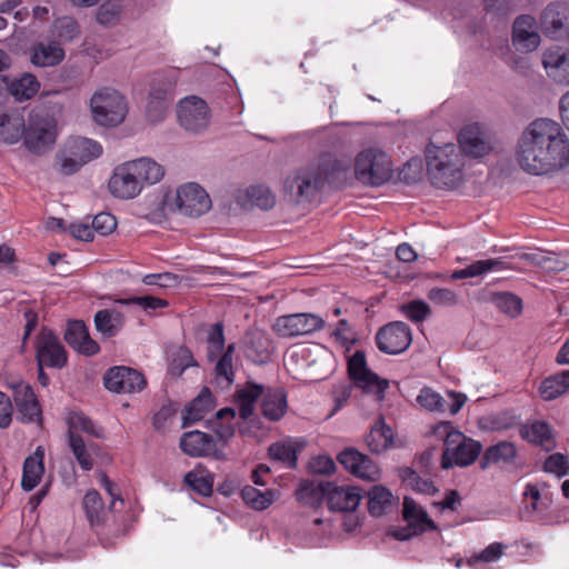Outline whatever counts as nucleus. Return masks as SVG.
<instances>
[{
    "label": "nucleus",
    "mask_w": 569,
    "mask_h": 569,
    "mask_svg": "<svg viewBox=\"0 0 569 569\" xmlns=\"http://www.w3.org/2000/svg\"><path fill=\"white\" fill-rule=\"evenodd\" d=\"M516 160L529 174L551 173L568 163L569 139L557 121L536 119L526 127L518 140Z\"/></svg>",
    "instance_id": "1"
},
{
    "label": "nucleus",
    "mask_w": 569,
    "mask_h": 569,
    "mask_svg": "<svg viewBox=\"0 0 569 569\" xmlns=\"http://www.w3.org/2000/svg\"><path fill=\"white\" fill-rule=\"evenodd\" d=\"M351 161L323 153L316 160L293 170L284 181V190L297 203L315 200L325 187L341 188L350 178Z\"/></svg>",
    "instance_id": "2"
},
{
    "label": "nucleus",
    "mask_w": 569,
    "mask_h": 569,
    "mask_svg": "<svg viewBox=\"0 0 569 569\" xmlns=\"http://www.w3.org/2000/svg\"><path fill=\"white\" fill-rule=\"evenodd\" d=\"M164 176L163 167L148 157L126 161L113 169L109 179L110 193L123 200L138 197L146 186L158 183Z\"/></svg>",
    "instance_id": "3"
},
{
    "label": "nucleus",
    "mask_w": 569,
    "mask_h": 569,
    "mask_svg": "<svg viewBox=\"0 0 569 569\" xmlns=\"http://www.w3.org/2000/svg\"><path fill=\"white\" fill-rule=\"evenodd\" d=\"M429 435L443 440L440 467L443 470L453 467L466 468L477 461L482 452V443L455 429L450 421H440L432 426Z\"/></svg>",
    "instance_id": "4"
},
{
    "label": "nucleus",
    "mask_w": 569,
    "mask_h": 569,
    "mask_svg": "<svg viewBox=\"0 0 569 569\" xmlns=\"http://www.w3.org/2000/svg\"><path fill=\"white\" fill-rule=\"evenodd\" d=\"M465 158L453 143L442 147L429 141V180L438 188H455L462 180Z\"/></svg>",
    "instance_id": "5"
},
{
    "label": "nucleus",
    "mask_w": 569,
    "mask_h": 569,
    "mask_svg": "<svg viewBox=\"0 0 569 569\" xmlns=\"http://www.w3.org/2000/svg\"><path fill=\"white\" fill-rule=\"evenodd\" d=\"M82 508L90 523L91 529L99 537L103 546L112 545L110 536L120 537L126 533V528L111 523V519L116 518L118 510L104 508L100 493L92 489L89 490L82 499Z\"/></svg>",
    "instance_id": "6"
},
{
    "label": "nucleus",
    "mask_w": 569,
    "mask_h": 569,
    "mask_svg": "<svg viewBox=\"0 0 569 569\" xmlns=\"http://www.w3.org/2000/svg\"><path fill=\"white\" fill-rule=\"evenodd\" d=\"M355 177L363 184L378 187L392 174L389 156L379 148H367L355 158Z\"/></svg>",
    "instance_id": "7"
},
{
    "label": "nucleus",
    "mask_w": 569,
    "mask_h": 569,
    "mask_svg": "<svg viewBox=\"0 0 569 569\" xmlns=\"http://www.w3.org/2000/svg\"><path fill=\"white\" fill-rule=\"evenodd\" d=\"M90 107L94 121L103 127L120 124L128 112L126 98L111 88L96 91L90 100Z\"/></svg>",
    "instance_id": "8"
},
{
    "label": "nucleus",
    "mask_w": 569,
    "mask_h": 569,
    "mask_svg": "<svg viewBox=\"0 0 569 569\" xmlns=\"http://www.w3.org/2000/svg\"><path fill=\"white\" fill-rule=\"evenodd\" d=\"M57 140V121L48 114H32L23 130L26 148L42 156L52 150Z\"/></svg>",
    "instance_id": "9"
},
{
    "label": "nucleus",
    "mask_w": 569,
    "mask_h": 569,
    "mask_svg": "<svg viewBox=\"0 0 569 569\" xmlns=\"http://www.w3.org/2000/svg\"><path fill=\"white\" fill-rule=\"evenodd\" d=\"M348 375L356 388L361 389L366 393L373 395L377 401L385 399L389 381L380 378L368 368L363 351L357 350L348 359Z\"/></svg>",
    "instance_id": "10"
},
{
    "label": "nucleus",
    "mask_w": 569,
    "mask_h": 569,
    "mask_svg": "<svg viewBox=\"0 0 569 569\" xmlns=\"http://www.w3.org/2000/svg\"><path fill=\"white\" fill-rule=\"evenodd\" d=\"M36 359L38 367L62 369L68 362V352L52 330L42 328L37 336Z\"/></svg>",
    "instance_id": "11"
},
{
    "label": "nucleus",
    "mask_w": 569,
    "mask_h": 569,
    "mask_svg": "<svg viewBox=\"0 0 569 569\" xmlns=\"http://www.w3.org/2000/svg\"><path fill=\"white\" fill-rule=\"evenodd\" d=\"M172 88L173 82L162 74H156L152 79L146 109L150 122L156 123L164 119L172 101Z\"/></svg>",
    "instance_id": "12"
},
{
    "label": "nucleus",
    "mask_w": 569,
    "mask_h": 569,
    "mask_svg": "<svg viewBox=\"0 0 569 569\" xmlns=\"http://www.w3.org/2000/svg\"><path fill=\"white\" fill-rule=\"evenodd\" d=\"M411 331L402 321H392L380 328L376 335L378 349L387 355H398L411 343Z\"/></svg>",
    "instance_id": "13"
},
{
    "label": "nucleus",
    "mask_w": 569,
    "mask_h": 569,
    "mask_svg": "<svg viewBox=\"0 0 569 569\" xmlns=\"http://www.w3.org/2000/svg\"><path fill=\"white\" fill-rule=\"evenodd\" d=\"M178 120L180 126L187 131L200 132L209 126V107L204 100L198 97H187L180 101Z\"/></svg>",
    "instance_id": "14"
},
{
    "label": "nucleus",
    "mask_w": 569,
    "mask_h": 569,
    "mask_svg": "<svg viewBox=\"0 0 569 569\" xmlns=\"http://www.w3.org/2000/svg\"><path fill=\"white\" fill-rule=\"evenodd\" d=\"M104 387L117 393H133L144 389L147 380L136 369L118 366L110 368L103 377Z\"/></svg>",
    "instance_id": "15"
},
{
    "label": "nucleus",
    "mask_w": 569,
    "mask_h": 569,
    "mask_svg": "<svg viewBox=\"0 0 569 569\" xmlns=\"http://www.w3.org/2000/svg\"><path fill=\"white\" fill-rule=\"evenodd\" d=\"M176 202L178 210L189 217H199L211 207V200L206 190L194 182L183 184L177 190Z\"/></svg>",
    "instance_id": "16"
},
{
    "label": "nucleus",
    "mask_w": 569,
    "mask_h": 569,
    "mask_svg": "<svg viewBox=\"0 0 569 569\" xmlns=\"http://www.w3.org/2000/svg\"><path fill=\"white\" fill-rule=\"evenodd\" d=\"M458 142L459 152L475 159L482 158L492 150L483 127L477 122L467 124L460 130Z\"/></svg>",
    "instance_id": "17"
},
{
    "label": "nucleus",
    "mask_w": 569,
    "mask_h": 569,
    "mask_svg": "<svg viewBox=\"0 0 569 569\" xmlns=\"http://www.w3.org/2000/svg\"><path fill=\"white\" fill-rule=\"evenodd\" d=\"M325 321L313 313H293L281 316L274 323L276 331L282 337H297L322 329Z\"/></svg>",
    "instance_id": "18"
},
{
    "label": "nucleus",
    "mask_w": 569,
    "mask_h": 569,
    "mask_svg": "<svg viewBox=\"0 0 569 569\" xmlns=\"http://www.w3.org/2000/svg\"><path fill=\"white\" fill-rule=\"evenodd\" d=\"M402 519L407 526L395 528L390 531V535L398 540H408L427 528V512L408 496L403 498Z\"/></svg>",
    "instance_id": "19"
},
{
    "label": "nucleus",
    "mask_w": 569,
    "mask_h": 569,
    "mask_svg": "<svg viewBox=\"0 0 569 569\" xmlns=\"http://www.w3.org/2000/svg\"><path fill=\"white\" fill-rule=\"evenodd\" d=\"M181 450L190 457H208L222 459L223 453L217 448V442L211 435L193 430L184 432L180 439Z\"/></svg>",
    "instance_id": "20"
},
{
    "label": "nucleus",
    "mask_w": 569,
    "mask_h": 569,
    "mask_svg": "<svg viewBox=\"0 0 569 569\" xmlns=\"http://www.w3.org/2000/svg\"><path fill=\"white\" fill-rule=\"evenodd\" d=\"M362 491L355 486H338L330 482V489L327 492V506L331 511L352 512L361 499Z\"/></svg>",
    "instance_id": "21"
},
{
    "label": "nucleus",
    "mask_w": 569,
    "mask_h": 569,
    "mask_svg": "<svg viewBox=\"0 0 569 569\" xmlns=\"http://www.w3.org/2000/svg\"><path fill=\"white\" fill-rule=\"evenodd\" d=\"M338 461L358 478L375 481L378 479L379 469L368 457L353 448H348L338 455Z\"/></svg>",
    "instance_id": "22"
},
{
    "label": "nucleus",
    "mask_w": 569,
    "mask_h": 569,
    "mask_svg": "<svg viewBox=\"0 0 569 569\" xmlns=\"http://www.w3.org/2000/svg\"><path fill=\"white\" fill-rule=\"evenodd\" d=\"M13 400L22 422H33L40 415L41 409L33 392V389L22 381L12 385Z\"/></svg>",
    "instance_id": "23"
},
{
    "label": "nucleus",
    "mask_w": 569,
    "mask_h": 569,
    "mask_svg": "<svg viewBox=\"0 0 569 569\" xmlns=\"http://www.w3.org/2000/svg\"><path fill=\"white\" fill-rule=\"evenodd\" d=\"M64 340L72 349L86 356L97 355L100 350L99 345L90 337L87 326L81 320L68 322Z\"/></svg>",
    "instance_id": "24"
},
{
    "label": "nucleus",
    "mask_w": 569,
    "mask_h": 569,
    "mask_svg": "<svg viewBox=\"0 0 569 569\" xmlns=\"http://www.w3.org/2000/svg\"><path fill=\"white\" fill-rule=\"evenodd\" d=\"M44 473V449L39 446L23 461L21 487L24 491L33 490Z\"/></svg>",
    "instance_id": "25"
},
{
    "label": "nucleus",
    "mask_w": 569,
    "mask_h": 569,
    "mask_svg": "<svg viewBox=\"0 0 569 569\" xmlns=\"http://www.w3.org/2000/svg\"><path fill=\"white\" fill-rule=\"evenodd\" d=\"M246 357L254 363L262 365L270 360L273 347L269 337L261 331L246 335Z\"/></svg>",
    "instance_id": "26"
},
{
    "label": "nucleus",
    "mask_w": 569,
    "mask_h": 569,
    "mask_svg": "<svg viewBox=\"0 0 569 569\" xmlns=\"http://www.w3.org/2000/svg\"><path fill=\"white\" fill-rule=\"evenodd\" d=\"M288 409L287 393L283 388H269L261 396V412L270 421L280 420Z\"/></svg>",
    "instance_id": "27"
},
{
    "label": "nucleus",
    "mask_w": 569,
    "mask_h": 569,
    "mask_svg": "<svg viewBox=\"0 0 569 569\" xmlns=\"http://www.w3.org/2000/svg\"><path fill=\"white\" fill-rule=\"evenodd\" d=\"M517 458L516 445L511 441L502 440L492 446H489L482 453L479 467L481 470H487L491 465L513 463Z\"/></svg>",
    "instance_id": "28"
},
{
    "label": "nucleus",
    "mask_w": 569,
    "mask_h": 569,
    "mask_svg": "<svg viewBox=\"0 0 569 569\" xmlns=\"http://www.w3.org/2000/svg\"><path fill=\"white\" fill-rule=\"evenodd\" d=\"M549 77L561 84H569V50H549L542 60Z\"/></svg>",
    "instance_id": "29"
},
{
    "label": "nucleus",
    "mask_w": 569,
    "mask_h": 569,
    "mask_svg": "<svg viewBox=\"0 0 569 569\" xmlns=\"http://www.w3.org/2000/svg\"><path fill=\"white\" fill-rule=\"evenodd\" d=\"M214 407L213 396L209 388L204 387L184 410L182 427L187 428L204 418Z\"/></svg>",
    "instance_id": "30"
},
{
    "label": "nucleus",
    "mask_w": 569,
    "mask_h": 569,
    "mask_svg": "<svg viewBox=\"0 0 569 569\" xmlns=\"http://www.w3.org/2000/svg\"><path fill=\"white\" fill-rule=\"evenodd\" d=\"M399 503V498L382 486H373L368 492V510L371 516L380 517L392 511Z\"/></svg>",
    "instance_id": "31"
},
{
    "label": "nucleus",
    "mask_w": 569,
    "mask_h": 569,
    "mask_svg": "<svg viewBox=\"0 0 569 569\" xmlns=\"http://www.w3.org/2000/svg\"><path fill=\"white\" fill-rule=\"evenodd\" d=\"M263 386L254 382H247L236 391L234 399L241 419L247 420L253 415L256 402L261 398Z\"/></svg>",
    "instance_id": "32"
},
{
    "label": "nucleus",
    "mask_w": 569,
    "mask_h": 569,
    "mask_svg": "<svg viewBox=\"0 0 569 569\" xmlns=\"http://www.w3.org/2000/svg\"><path fill=\"white\" fill-rule=\"evenodd\" d=\"M392 442V429L386 425L385 418L380 416L366 437V443L371 452L381 453L391 447Z\"/></svg>",
    "instance_id": "33"
},
{
    "label": "nucleus",
    "mask_w": 569,
    "mask_h": 569,
    "mask_svg": "<svg viewBox=\"0 0 569 569\" xmlns=\"http://www.w3.org/2000/svg\"><path fill=\"white\" fill-rule=\"evenodd\" d=\"M64 147H67L71 156L76 157L82 164L100 157L102 153V147L99 142L82 137L71 138Z\"/></svg>",
    "instance_id": "34"
},
{
    "label": "nucleus",
    "mask_w": 569,
    "mask_h": 569,
    "mask_svg": "<svg viewBox=\"0 0 569 569\" xmlns=\"http://www.w3.org/2000/svg\"><path fill=\"white\" fill-rule=\"evenodd\" d=\"M328 489H330L329 481L315 482L310 480H305L300 483L296 492V496L300 502L311 507H316L320 505L322 500H327Z\"/></svg>",
    "instance_id": "35"
},
{
    "label": "nucleus",
    "mask_w": 569,
    "mask_h": 569,
    "mask_svg": "<svg viewBox=\"0 0 569 569\" xmlns=\"http://www.w3.org/2000/svg\"><path fill=\"white\" fill-rule=\"evenodd\" d=\"M520 436L523 440L528 442L539 445L545 448L547 451L551 450L555 447L552 437H551V428L545 421H535L531 426H523L520 429Z\"/></svg>",
    "instance_id": "36"
},
{
    "label": "nucleus",
    "mask_w": 569,
    "mask_h": 569,
    "mask_svg": "<svg viewBox=\"0 0 569 569\" xmlns=\"http://www.w3.org/2000/svg\"><path fill=\"white\" fill-rule=\"evenodd\" d=\"M64 58L63 49L56 42L39 43L33 48L31 61L38 67H51L61 62Z\"/></svg>",
    "instance_id": "37"
},
{
    "label": "nucleus",
    "mask_w": 569,
    "mask_h": 569,
    "mask_svg": "<svg viewBox=\"0 0 569 569\" xmlns=\"http://www.w3.org/2000/svg\"><path fill=\"white\" fill-rule=\"evenodd\" d=\"M94 326L104 337H114L123 326V316L112 309L99 310L94 315Z\"/></svg>",
    "instance_id": "38"
},
{
    "label": "nucleus",
    "mask_w": 569,
    "mask_h": 569,
    "mask_svg": "<svg viewBox=\"0 0 569 569\" xmlns=\"http://www.w3.org/2000/svg\"><path fill=\"white\" fill-rule=\"evenodd\" d=\"M569 390V370H562L542 380L540 396L545 400H553Z\"/></svg>",
    "instance_id": "39"
},
{
    "label": "nucleus",
    "mask_w": 569,
    "mask_h": 569,
    "mask_svg": "<svg viewBox=\"0 0 569 569\" xmlns=\"http://www.w3.org/2000/svg\"><path fill=\"white\" fill-rule=\"evenodd\" d=\"M448 399H445L437 392L429 390V411L449 412L456 415L465 405L467 398L465 395L448 392Z\"/></svg>",
    "instance_id": "40"
},
{
    "label": "nucleus",
    "mask_w": 569,
    "mask_h": 569,
    "mask_svg": "<svg viewBox=\"0 0 569 569\" xmlns=\"http://www.w3.org/2000/svg\"><path fill=\"white\" fill-rule=\"evenodd\" d=\"M184 483L197 493L209 497L213 490V477L204 469H193L184 476Z\"/></svg>",
    "instance_id": "41"
},
{
    "label": "nucleus",
    "mask_w": 569,
    "mask_h": 569,
    "mask_svg": "<svg viewBox=\"0 0 569 569\" xmlns=\"http://www.w3.org/2000/svg\"><path fill=\"white\" fill-rule=\"evenodd\" d=\"M190 367H198V363L188 348L179 347L171 352L168 366V373L171 377H180Z\"/></svg>",
    "instance_id": "42"
},
{
    "label": "nucleus",
    "mask_w": 569,
    "mask_h": 569,
    "mask_svg": "<svg viewBox=\"0 0 569 569\" xmlns=\"http://www.w3.org/2000/svg\"><path fill=\"white\" fill-rule=\"evenodd\" d=\"M39 87L40 84L34 76L24 73L19 79L13 80L9 89L18 101H24L32 98L38 92Z\"/></svg>",
    "instance_id": "43"
},
{
    "label": "nucleus",
    "mask_w": 569,
    "mask_h": 569,
    "mask_svg": "<svg viewBox=\"0 0 569 569\" xmlns=\"http://www.w3.org/2000/svg\"><path fill=\"white\" fill-rule=\"evenodd\" d=\"M491 302L503 313L511 318L518 317L522 311V300L509 291L495 292Z\"/></svg>",
    "instance_id": "44"
},
{
    "label": "nucleus",
    "mask_w": 569,
    "mask_h": 569,
    "mask_svg": "<svg viewBox=\"0 0 569 569\" xmlns=\"http://www.w3.org/2000/svg\"><path fill=\"white\" fill-rule=\"evenodd\" d=\"M241 498L252 509L264 510L273 502L274 495L271 490L261 491L252 486H244Z\"/></svg>",
    "instance_id": "45"
},
{
    "label": "nucleus",
    "mask_w": 569,
    "mask_h": 569,
    "mask_svg": "<svg viewBox=\"0 0 569 569\" xmlns=\"http://www.w3.org/2000/svg\"><path fill=\"white\" fill-rule=\"evenodd\" d=\"M68 443L80 467L86 471L91 470L93 468V459L88 452L82 437L74 431H69Z\"/></svg>",
    "instance_id": "46"
},
{
    "label": "nucleus",
    "mask_w": 569,
    "mask_h": 569,
    "mask_svg": "<svg viewBox=\"0 0 569 569\" xmlns=\"http://www.w3.org/2000/svg\"><path fill=\"white\" fill-rule=\"evenodd\" d=\"M247 197L251 206L258 207L262 210L271 209L276 203V197L271 190L263 186H251L247 189Z\"/></svg>",
    "instance_id": "47"
},
{
    "label": "nucleus",
    "mask_w": 569,
    "mask_h": 569,
    "mask_svg": "<svg viewBox=\"0 0 569 569\" xmlns=\"http://www.w3.org/2000/svg\"><path fill=\"white\" fill-rule=\"evenodd\" d=\"M26 126L22 119H11L9 116L4 114L1 117L0 121V136L7 143H14L19 141L21 137L23 138Z\"/></svg>",
    "instance_id": "48"
},
{
    "label": "nucleus",
    "mask_w": 569,
    "mask_h": 569,
    "mask_svg": "<svg viewBox=\"0 0 569 569\" xmlns=\"http://www.w3.org/2000/svg\"><path fill=\"white\" fill-rule=\"evenodd\" d=\"M561 6L559 3H550L543 14L542 23L545 32L555 36L558 31L563 28L565 16L560 12Z\"/></svg>",
    "instance_id": "49"
},
{
    "label": "nucleus",
    "mask_w": 569,
    "mask_h": 569,
    "mask_svg": "<svg viewBox=\"0 0 569 569\" xmlns=\"http://www.w3.org/2000/svg\"><path fill=\"white\" fill-rule=\"evenodd\" d=\"M269 456L272 460L282 462L288 468L292 469L297 466V451L291 445L272 443L269 447Z\"/></svg>",
    "instance_id": "50"
},
{
    "label": "nucleus",
    "mask_w": 569,
    "mask_h": 569,
    "mask_svg": "<svg viewBox=\"0 0 569 569\" xmlns=\"http://www.w3.org/2000/svg\"><path fill=\"white\" fill-rule=\"evenodd\" d=\"M512 42L517 50L531 52L540 43V36L537 30H512Z\"/></svg>",
    "instance_id": "51"
},
{
    "label": "nucleus",
    "mask_w": 569,
    "mask_h": 569,
    "mask_svg": "<svg viewBox=\"0 0 569 569\" xmlns=\"http://www.w3.org/2000/svg\"><path fill=\"white\" fill-rule=\"evenodd\" d=\"M70 431L81 430L94 438L103 437V428L96 425L90 418L82 413H74L69 418Z\"/></svg>",
    "instance_id": "52"
},
{
    "label": "nucleus",
    "mask_w": 569,
    "mask_h": 569,
    "mask_svg": "<svg viewBox=\"0 0 569 569\" xmlns=\"http://www.w3.org/2000/svg\"><path fill=\"white\" fill-rule=\"evenodd\" d=\"M121 16V4L117 1H104L98 9L97 21L102 26L116 24Z\"/></svg>",
    "instance_id": "53"
},
{
    "label": "nucleus",
    "mask_w": 569,
    "mask_h": 569,
    "mask_svg": "<svg viewBox=\"0 0 569 569\" xmlns=\"http://www.w3.org/2000/svg\"><path fill=\"white\" fill-rule=\"evenodd\" d=\"M207 341L209 345L208 356L210 359H213L214 356L222 352L226 342L222 322H216L210 326Z\"/></svg>",
    "instance_id": "54"
},
{
    "label": "nucleus",
    "mask_w": 569,
    "mask_h": 569,
    "mask_svg": "<svg viewBox=\"0 0 569 569\" xmlns=\"http://www.w3.org/2000/svg\"><path fill=\"white\" fill-rule=\"evenodd\" d=\"M399 310L413 323H421L427 317V303L420 299L410 300L400 305Z\"/></svg>",
    "instance_id": "55"
},
{
    "label": "nucleus",
    "mask_w": 569,
    "mask_h": 569,
    "mask_svg": "<svg viewBox=\"0 0 569 569\" xmlns=\"http://www.w3.org/2000/svg\"><path fill=\"white\" fill-rule=\"evenodd\" d=\"M492 264H493L492 262L486 261V260L473 261L472 263H470L469 266H467L463 269L455 270L451 273V279L452 280H461V279L482 276L487 272H490V267Z\"/></svg>",
    "instance_id": "56"
},
{
    "label": "nucleus",
    "mask_w": 569,
    "mask_h": 569,
    "mask_svg": "<svg viewBox=\"0 0 569 569\" xmlns=\"http://www.w3.org/2000/svg\"><path fill=\"white\" fill-rule=\"evenodd\" d=\"M543 470L549 473H555L558 478L565 477L569 472L567 456L560 452L550 455L543 463Z\"/></svg>",
    "instance_id": "57"
},
{
    "label": "nucleus",
    "mask_w": 569,
    "mask_h": 569,
    "mask_svg": "<svg viewBox=\"0 0 569 569\" xmlns=\"http://www.w3.org/2000/svg\"><path fill=\"white\" fill-rule=\"evenodd\" d=\"M507 547L501 542H492L488 547H486L481 552L473 555L469 560L468 563L470 566H473L475 563H478L480 561L482 562H493L498 560L502 553L503 550Z\"/></svg>",
    "instance_id": "58"
},
{
    "label": "nucleus",
    "mask_w": 569,
    "mask_h": 569,
    "mask_svg": "<svg viewBox=\"0 0 569 569\" xmlns=\"http://www.w3.org/2000/svg\"><path fill=\"white\" fill-rule=\"evenodd\" d=\"M93 232L102 236L111 233L117 227L116 217L109 212H101L94 216L91 221Z\"/></svg>",
    "instance_id": "59"
},
{
    "label": "nucleus",
    "mask_w": 569,
    "mask_h": 569,
    "mask_svg": "<svg viewBox=\"0 0 569 569\" xmlns=\"http://www.w3.org/2000/svg\"><path fill=\"white\" fill-rule=\"evenodd\" d=\"M57 161L60 166V172L66 176L76 173L83 166L76 157L71 156L67 147L57 154Z\"/></svg>",
    "instance_id": "60"
},
{
    "label": "nucleus",
    "mask_w": 569,
    "mask_h": 569,
    "mask_svg": "<svg viewBox=\"0 0 569 569\" xmlns=\"http://www.w3.org/2000/svg\"><path fill=\"white\" fill-rule=\"evenodd\" d=\"M54 27L58 37L66 41H71L79 33L77 21L70 17L59 19Z\"/></svg>",
    "instance_id": "61"
},
{
    "label": "nucleus",
    "mask_w": 569,
    "mask_h": 569,
    "mask_svg": "<svg viewBox=\"0 0 569 569\" xmlns=\"http://www.w3.org/2000/svg\"><path fill=\"white\" fill-rule=\"evenodd\" d=\"M520 259L528 261L529 263H531L535 267H539V268L546 269L548 271L562 270V266L548 264L549 258H548V252H546V251L538 250V251L530 252V253H522V254H520Z\"/></svg>",
    "instance_id": "62"
},
{
    "label": "nucleus",
    "mask_w": 569,
    "mask_h": 569,
    "mask_svg": "<svg viewBox=\"0 0 569 569\" xmlns=\"http://www.w3.org/2000/svg\"><path fill=\"white\" fill-rule=\"evenodd\" d=\"M177 412V406L168 402L156 412L152 419V425L158 431L164 430L168 421H170Z\"/></svg>",
    "instance_id": "63"
},
{
    "label": "nucleus",
    "mask_w": 569,
    "mask_h": 569,
    "mask_svg": "<svg viewBox=\"0 0 569 569\" xmlns=\"http://www.w3.org/2000/svg\"><path fill=\"white\" fill-rule=\"evenodd\" d=\"M233 358L221 355L214 368L217 378L224 379L228 385L234 380V371L232 366Z\"/></svg>",
    "instance_id": "64"
}]
</instances>
